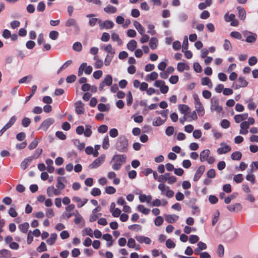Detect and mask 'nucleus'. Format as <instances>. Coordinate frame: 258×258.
Returning a JSON list of instances; mask_svg holds the SVG:
<instances>
[{
  "label": "nucleus",
  "instance_id": "obj_1",
  "mask_svg": "<svg viewBox=\"0 0 258 258\" xmlns=\"http://www.w3.org/2000/svg\"><path fill=\"white\" fill-rule=\"evenodd\" d=\"M126 156L124 155H115L112 158L111 162H114L112 168L114 170H118L121 166L125 163Z\"/></svg>",
  "mask_w": 258,
  "mask_h": 258
},
{
  "label": "nucleus",
  "instance_id": "obj_2",
  "mask_svg": "<svg viewBox=\"0 0 258 258\" xmlns=\"http://www.w3.org/2000/svg\"><path fill=\"white\" fill-rule=\"evenodd\" d=\"M193 98L194 100L195 111L200 116H203L205 114V111L198 95L197 94H194L193 95Z\"/></svg>",
  "mask_w": 258,
  "mask_h": 258
},
{
  "label": "nucleus",
  "instance_id": "obj_3",
  "mask_svg": "<svg viewBox=\"0 0 258 258\" xmlns=\"http://www.w3.org/2000/svg\"><path fill=\"white\" fill-rule=\"evenodd\" d=\"M73 216H75V218L74 219V222L76 224H79L81 223L84 222V219L83 217L80 215L78 211H76L75 213H68L64 212L62 213L61 215V218L63 219H69Z\"/></svg>",
  "mask_w": 258,
  "mask_h": 258
},
{
  "label": "nucleus",
  "instance_id": "obj_4",
  "mask_svg": "<svg viewBox=\"0 0 258 258\" xmlns=\"http://www.w3.org/2000/svg\"><path fill=\"white\" fill-rule=\"evenodd\" d=\"M158 188L160 190L162 195H165L168 198H171L174 196V191L164 183H160L158 184Z\"/></svg>",
  "mask_w": 258,
  "mask_h": 258
},
{
  "label": "nucleus",
  "instance_id": "obj_5",
  "mask_svg": "<svg viewBox=\"0 0 258 258\" xmlns=\"http://www.w3.org/2000/svg\"><path fill=\"white\" fill-rule=\"evenodd\" d=\"M128 147V141L124 137H120L116 144V149L119 152H126Z\"/></svg>",
  "mask_w": 258,
  "mask_h": 258
},
{
  "label": "nucleus",
  "instance_id": "obj_6",
  "mask_svg": "<svg viewBox=\"0 0 258 258\" xmlns=\"http://www.w3.org/2000/svg\"><path fill=\"white\" fill-rule=\"evenodd\" d=\"M210 151L206 149L200 153V160L201 162L207 161L209 164H212L215 161V159L212 156H210Z\"/></svg>",
  "mask_w": 258,
  "mask_h": 258
},
{
  "label": "nucleus",
  "instance_id": "obj_7",
  "mask_svg": "<svg viewBox=\"0 0 258 258\" xmlns=\"http://www.w3.org/2000/svg\"><path fill=\"white\" fill-rule=\"evenodd\" d=\"M112 83V77L110 75H107L103 80L100 83L99 90L102 91L104 90L105 87H109Z\"/></svg>",
  "mask_w": 258,
  "mask_h": 258
},
{
  "label": "nucleus",
  "instance_id": "obj_8",
  "mask_svg": "<svg viewBox=\"0 0 258 258\" xmlns=\"http://www.w3.org/2000/svg\"><path fill=\"white\" fill-rule=\"evenodd\" d=\"M65 26L66 27H73L76 33L80 32V28L77 21L73 18H69L65 22Z\"/></svg>",
  "mask_w": 258,
  "mask_h": 258
},
{
  "label": "nucleus",
  "instance_id": "obj_9",
  "mask_svg": "<svg viewBox=\"0 0 258 258\" xmlns=\"http://www.w3.org/2000/svg\"><path fill=\"white\" fill-rule=\"evenodd\" d=\"M210 109L212 111H215L217 113H220L222 111L223 108L219 105V100L215 97L211 98Z\"/></svg>",
  "mask_w": 258,
  "mask_h": 258
},
{
  "label": "nucleus",
  "instance_id": "obj_10",
  "mask_svg": "<svg viewBox=\"0 0 258 258\" xmlns=\"http://www.w3.org/2000/svg\"><path fill=\"white\" fill-rule=\"evenodd\" d=\"M83 72L87 75H90L92 72V67L90 66H88L86 62L82 63L79 68L78 76H81Z\"/></svg>",
  "mask_w": 258,
  "mask_h": 258
},
{
  "label": "nucleus",
  "instance_id": "obj_11",
  "mask_svg": "<svg viewBox=\"0 0 258 258\" xmlns=\"http://www.w3.org/2000/svg\"><path fill=\"white\" fill-rule=\"evenodd\" d=\"M105 155L102 154L98 158L96 159L90 165L89 167L91 169H96L100 167L104 162Z\"/></svg>",
  "mask_w": 258,
  "mask_h": 258
},
{
  "label": "nucleus",
  "instance_id": "obj_12",
  "mask_svg": "<svg viewBox=\"0 0 258 258\" xmlns=\"http://www.w3.org/2000/svg\"><path fill=\"white\" fill-rule=\"evenodd\" d=\"M154 86L159 88L161 92L163 94H166L168 92L169 88L165 85V83L162 80H157L154 83Z\"/></svg>",
  "mask_w": 258,
  "mask_h": 258
},
{
  "label": "nucleus",
  "instance_id": "obj_13",
  "mask_svg": "<svg viewBox=\"0 0 258 258\" xmlns=\"http://www.w3.org/2000/svg\"><path fill=\"white\" fill-rule=\"evenodd\" d=\"M235 16L234 14L229 15L228 13L224 16L225 20L228 22H231L230 25L232 26H237L238 25V21L235 19Z\"/></svg>",
  "mask_w": 258,
  "mask_h": 258
},
{
  "label": "nucleus",
  "instance_id": "obj_14",
  "mask_svg": "<svg viewBox=\"0 0 258 258\" xmlns=\"http://www.w3.org/2000/svg\"><path fill=\"white\" fill-rule=\"evenodd\" d=\"M72 200L77 204V206L79 208L84 206L88 202V199L86 198L81 199L77 196H74L72 198Z\"/></svg>",
  "mask_w": 258,
  "mask_h": 258
},
{
  "label": "nucleus",
  "instance_id": "obj_15",
  "mask_svg": "<svg viewBox=\"0 0 258 258\" xmlns=\"http://www.w3.org/2000/svg\"><path fill=\"white\" fill-rule=\"evenodd\" d=\"M220 146L217 151L218 154H226L231 150V147L224 143H221Z\"/></svg>",
  "mask_w": 258,
  "mask_h": 258
},
{
  "label": "nucleus",
  "instance_id": "obj_16",
  "mask_svg": "<svg viewBox=\"0 0 258 258\" xmlns=\"http://www.w3.org/2000/svg\"><path fill=\"white\" fill-rule=\"evenodd\" d=\"M54 122V120L52 118H48L44 120L41 123L40 128L44 131H46L48 127L52 124Z\"/></svg>",
  "mask_w": 258,
  "mask_h": 258
},
{
  "label": "nucleus",
  "instance_id": "obj_17",
  "mask_svg": "<svg viewBox=\"0 0 258 258\" xmlns=\"http://www.w3.org/2000/svg\"><path fill=\"white\" fill-rule=\"evenodd\" d=\"M66 181V178L62 176H59L56 178V187L59 191L61 192L66 187L64 182Z\"/></svg>",
  "mask_w": 258,
  "mask_h": 258
},
{
  "label": "nucleus",
  "instance_id": "obj_18",
  "mask_svg": "<svg viewBox=\"0 0 258 258\" xmlns=\"http://www.w3.org/2000/svg\"><path fill=\"white\" fill-rule=\"evenodd\" d=\"M61 192L59 191V189H57V188H55L53 185L50 186L47 188V194L49 197L53 196H59Z\"/></svg>",
  "mask_w": 258,
  "mask_h": 258
},
{
  "label": "nucleus",
  "instance_id": "obj_19",
  "mask_svg": "<svg viewBox=\"0 0 258 258\" xmlns=\"http://www.w3.org/2000/svg\"><path fill=\"white\" fill-rule=\"evenodd\" d=\"M247 82L245 80V79L243 77H239L237 81V84L233 85V86L234 87V88L235 89H238L241 87H246L247 85Z\"/></svg>",
  "mask_w": 258,
  "mask_h": 258
},
{
  "label": "nucleus",
  "instance_id": "obj_20",
  "mask_svg": "<svg viewBox=\"0 0 258 258\" xmlns=\"http://www.w3.org/2000/svg\"><path fill=\"white\" fill-rule=\"evenodd\" d=\"M178 108L181 114L184 115H187L190 113V107L185 104H179L178 106Z\"/></svg>",
  "mask_w": 258,
  "mask_h": 258
},
{
  "label": "nucleus",
  "instance_id": "obj_21",
  "mask_svg": "<svg viewBox=\"0 0 258 258\" xmlns=\"http://www.w3.org/2000/svg\"><path fill=\"white\" fill-rule=\"evenodd\" d=\"M248 117L247 113L236 114L234 116V119L236 123H240L241 121H244Z\"/></svg>",
  "mask_w": 258,
  "mask_h": 258
},
{
  "label": "nucleus",
  "instance_id": "obj_22",
  "mask_svg": "<svg viewBox=\"0 0 258 258\" xmlns=\"http://www.w3.org/2000/svg\"><path fill=\"white\" fill-rule=\"evenodd\" d=\"M136 239L140 243H146L147 244H151L152 241L149 237L144 236H136Z\"/></svg>",
  "mask_w": 258,
  "mask_h": 258
},
{
  "label": "nucleus",
  "instance_id": "obj_23",
  "mask_svg": "<svg viewBox=\"0 0 258 258\" xmlns=\"http://www.w3.org/2000/svg\"><path fill=\"white\" fill-rule=\"evenodd\" d=\"M242 208V206L240 203H236L227 207V209L230 212H239L241 210Z\"/></svg>",
  "mask_w": 258,
  "mask_h": 258
},
{
  "label": "nucleus",
  "instance_id": "obj_24",
  "mask_svg": "<svg viewBox=\"0 0 258 258\" xmlns=\"http://www.w3.org/2000/svg\"><path fill=\"white\" fill-rule=\"evenodd\" d=\"M205 169V167L204 166L202 165L199 167L193 179L195 181H197L200 179L202 175L204 172Z\"/></svg>",
  "mask_w": 258,
  "mask_h": 258
},
{
  "label": "nucleus",
  "instance_id": "obj_25",
  "mask_svg": "<svg viewBox=\"0 0 258 258\" xmlns=\"http://www.w3.org/2000/svg\"><path fill=\"white\" fill-rule=\"evenodd\" d=\"M107 176L108 178L113 179V183L115 185H118L120 183V179L116 177V173L113 171H110L107 173Z\"/></svg>",
  "mask_w": 258,
  "mask_h": 258
},
{
  "label": "nucleus",
  "instance_id": "obj_26",
  "mask_svg": "<svg viewBox=\"0 0 258 258\" xmlns=\"http://www.w3.org/2000/svg\"><path fill=\"white\" fill-rule=\"evenodd\" d=\"M166 119H162L159 116L156 117L154 118L153 120L152 124L153 126H159L163 124L166 121Z\"/></svg>",
  "mask_w": 258,
  "mask_h": 258
},
{
  "label": "nucleus",
  "instance_id": "obj_27",
  "mask_svg": "<svg viewBox=\"0 0 258 258\" xmlns=\"http://www.w3.org/2000/svg\"><path fill=\"white\" fill-rule=\"evenodd\" d=\"M76 111L79 114H82L84 113V105L81 101H78L76 103Z\"/></svg>",
  "mask_w": 258,
  "mask_h": 258
},
{
  "label": "nucleus",
  "instance_id": "obj_28",
  "mask_svg": "<svg viewBox=\"0 0 258 258\" xmlns=\"http://www.w3.org/2000/svg\"><path fill=\"white\" fill-rule=\"evenodd\" d=\"M237 10L238 12V17L239 18L242 20L244 21L246 17V12L244 9L240 6L237 7Z\"/></svg>",
  "mask_w": 258,
  "mask_h": 258
},
{
  "label": "nucleus",
  "instance_id": "obj_29",
  "mask_svg": "<svg viewBox=\"0 0 258 258\" xmlns=\"http://www.w3.org/2000/svg\"><path fill=\"white\" fill-rule=\"evenodd\" d=\"M166 221L170 223H173L179 218V216L176 215H166L165 216Z\"/></svg>",
  "mask_w": 258,
  "mask_h": 258
},
{
  "label": "nucleus",
  "instance_id": "obj_30",
  "mask_svg": "<svg viewBox=\"0 0 258 258\" xmlns=\"http://www.w3.org/2000/svg\"><path fill=\"white\" fill-rule=\"evenodd\" d=\"M33 160V158L32 157H28L25 159L21 163V167L23 170L26 169L28 166L29 165L31 161Z\"/></svg>",
  "mask_w": 258,
  "mask_h": 258
},
{
  "label": "nucleus",
  "instance_id": "obj_31",
  "mask_svg": "<svg viewBox=\"0 0 258 258\" xmlns=\"http://www.w3.org/2000/svg\"><path fill=\"white\" fill-rule=\"evenodd\" d=\"M94 59L95 60L94 67L96 69H101L104 64L103 60L100 59L97 55L94 57Z\"/></svg>",
  "mask_w": 258,
  "mask_h": 258
},
{
  "label": "nucleus",
  "instance_id": "obj_32",
  "mask_svg": "<svg viewBox=\"0 0 258 258\" xmlns=\"http://www.w3.org/2000/svg\"><path fill=\"white\" fill-rule=\"evenodd\" d=\"M111 39L113 41L116 42L118 45H121L122 43V41L119 37V35L114 31L111 32Z\"/></svg>",
  "mask_w": 258,
  "mask_h": 258
},
{
  "label": "nucleus",
  "instance_id": "obj_33",
  "mask_svg": "<svg viewBox=\"0 0 258 258\" xmlns=\"http://www.w3.org/2000/svg\"><path fill=\"white\" fill-rule=\"evenodd\" d=\"M201 83L203 85H206L209 89L213 87V84L211 80L208 77H204L201 80Z\"/></svg>",
  "mask_w": 258,
  "mask_h": 258
},
{
  "label": "nucleus",
  "instance_id": "obj_34",
  "mask_svg": "<svg viewBox=\"0 0 258 258\" xmlns=\"http://www.w3.org/2000/svg\"><path fill=\"white\" fill-rule=\"evenodd\" d=\"M158 77V74L156 72H152L150 74H148L146 77V80L147 81H151L156 80Z\"/></svg>",
  "mask_w": 258,
  "mask_h": 258
},
{
  "label": "nucleus",
  "instance_id": "obj_35",
  "mask_svg": "<svg viewBox=\"0 0 258 258\" xmlns=\"http://www.w3.org/2000/svg\"><path fill=\"white\" fill-rule=\"evenodd\" d=\"M134 25L140 34H144V33H145V28L141 25V24L139 22L137 21H135L134 22Z\"/></svg>",
  "mask_w": 258,
  "mask_h": 258
},
{
  "label": "nucleus",
  "instance_id": "obj_36",
  "mask_svg": "<svg viewBox=\"0 0 258 258\" xmlns=\"http://www.w3.org/2000/svg\"><path fill=\"white\" fill-rule=\"evenodd\" d=\"M137 47V42L135 40H130L127 44V48L128 50L133 51Z\"/></svg>",
  "mask_w": 258,
  "mask_h": 258
},
{
  "label": "nucleus",
  "instance_id": "obj_37",
  "mask_svg": "<svg viewBox=\"0 0 258 258\" xmlns=\"http://www.w3.org/2000/svg\"><path fill=\"white\" fill-rule=\"evenodd\" d=\"M177 69L180 72H182L184 70H189V67L183 62H178L177 66Z\"/></svg>",
  "mask_w": 258,
  "mask_h": 258
},
{
  "label": "nucleus",
  "instance_id": "obj_38",
  "mask_svg": "<svg viewBox=\"0 0 258 258\" xmlns=\"http://www.w3.org/2000/svg\"><path fill=\"white\" fill-rule=\"evenodd\" d=\"M94 15L93 14H88L86 15V17L89 18V24L91 27H93L97 23L98 19L94 18Z\"/></svg>",
  "mask_w": 258,
  "mask_h": 258
},
{
  "label": "nucleus",
  "instance_id": "obj_39",
  "mask_svg": "<svg viewBox=\"0 0 258 258\" xmlns=\"http://www.w3.org/2000/svg\"><path fill=\"white\" fill-rule=\"evenodd\" d=\"M152 196L151 195L146 196V195H140L139 200L141 202H146L150 203L152 200Z\"/></svg>",
  "mask_w": 258,
  "mask_h": 258
},
{
  "label": "nucleus",
  "instance_id": "obj_40",
  "mask_svg": "<svg viewBox=\"0 0 258 258\" xmlns=\"http://www.w3.org/2000/svg\"><path fill=\"white\" fill-rule=\"evenodd\" d=\"M92 126L90 124H85V130L84 135L86 137H90L92 134V132L91 130Z\"/></svg>",
  "mask_w": 258,
  "mask_h": 258
},
{
  "label": "nucleus",
  "instance_id": "obj_41",
  "mask_svg": "<svg viewBox=\"0 0 258 258\" xmlns=\"http://www.w3.org/2000/svg\"><path fill=\"white\" fill-rule=\"evenodd\" d=\"M104 11L108 14H114L117 11V9L111 5H108L104 8Z\"/></svg>",
  "mask_w": 258,
  "mask_h": 258
},
{
  "label": "nucleus",
  "instance_id": "obj_42",
  "mask_svg": "<svg viewBox=\"0 0 258 258\" xmlns=\"http://www.w3.org/2000/svg\"><path fill=\"white\" fill-rule=\"evenodd\" d=\"M102 49L106 52H107L110 55H114L115 53V51L113 49L112 45L111 44H108L106 46H104L102 47Z\"/></svg>",
  "mask_w": 258,
  "mask_h": 258
},
{
  "label": "nucleus",
  "instance_id": "obj_43",
  "mask_svg": "<svg viewBox=\"0 0 258 258\" xmlns=\"http://www.w3.org/2000/svg\"><path fill=\"white\" fill-rule=\"evenodd\" d=\"M57 234L52 233L50 235V237L46 240V242L48 245H52L53 244L57 238Z\"/></svg>",
  "mask_w": 258,
  "mask_h": 258
},
{
  "label": "nucleus",
  "instance_id": "obj_44",
  "mask_svg": "<svg viewBox=\"0 0 258 258\" xmlns=\"http://www.w3.org/2000/svg\"><path fill=\"white\" fill-rule=\"evenodd\" d=\"M17 117L15 115L12 116L9 121L4 125L7 129L10 128L16 122Z\"/></svg>",
  "mask_w": 258,
  "mask_h": 258
},
{
  "label": "nucleus",
  "instance_id": "obj_45",
  "mask_svg": "<svg viewBox=\"0 0 258 258\" xmlns=\"http://www.w3.org/2000/svg\"><path fill=\"white\" fill-rule=\"evenodd\" d=\"M149 45L151 49H155L157 47L158 45V40L155 37L151 38L150 40V42L149 43Z\"/></svg>",
  "mask_w": 258,
  "mask_h": 258
},
{
  "label": "nucleus",
  "instance_id": "obj_46",
  "mask_svg": "<svg viewBox=\"0 0 258 258\" xmlns=\"http://www.w3.org/2000/svg\"><path fill=\"white\" fill-rule=\"evenodd\" d=\"M73 142L75 146L80 150L83 149L85 146V144L84 143L81 142L78 139L74 140Z\"/></svg>",
  "mask_w": 258,
  "mask_h": 258
},
{
  "label": "nucleus",
  "instance_id": "obj_47",
  "mask_svg": "<svg viewBox=\"0 0 258 258\" xmlns=\"http://www.w3.org/2000/svg\"><path fill=\"white\" fill-rule=\"evenodd\" d=\"M114 55H110L107 54L104 59V62H103L104 64L107 67L109 66L111 62H112V59L113 58Z\"/></svg>",
  "mask_w": 258,
  "mask_h": 258
},
{
  "label": "nucleus",
  "instance_id": "obj_48",
  "mask_svg": "<svg viewBox=\"0 0 258 258\" xmlns=\"http://www.w3.org/2000/svg\"><path fill=\"white\" fill-rule=\"evenodd\" d=\"M138 210L145 215H148L150 212V209L146 208L144 206L140 205L137 207Z\"/></svg>",
  "mask_w": 258,
  "mask_h": 258
},
{
  "label": "nucleus",
  "instance_id": "obj_49",
  "mask_svg": "<svg viewBox=\"0 0 258 258\" xmlns=\"http://www.w3.org/2000/svg\"><path fill=\"white\" fill-rule=\"evenodd\" d=\"M241 157L242 154L239 151L235 152L233 153L231 155V159L233 160H240L241 158Z\"/></svg>",
  "mask_w": 258,
  "mask_h": 258
},
{
  "label": "nucleus",
  "instance_id": "obj_50",
  "mask_svg": "<svg viewBox=\"0 0 258 258\" xmlns=\"http://www.w3.org/2000/svg\"><path fill=\"white\" fill-rule=\"evenodd\" d=\"M166 181L169 184H172L177 181V178L175 176L171 175L170 173H168Z\"/></svg>",
  "mask_w": 258,
  "mask_h": 258
},
{
  "label": "nucleus",
  "instance_id": "obj_51",
  "mask_svg": "<svg viewBox=\"0 0 258 258\" xmlns=\"http://www.w3.org/2000/svg\"><path fill=\"white\" fill-rule=\"evenodd\" d=\"M82 234L83 236L88 235L91 237H93V232L91 228H86L82 231Z\"/></svg>",
  "mask_w": 258,
  "mask_h": 258
},
{
  "label": "nucleus",
  "instance_id": "obj_52",
  "mask_svg": "<svg viewBox=\"0 0 258 258\" xmlns=\"http://www.w3.org/2000/svg\"><path fill=\"white\" fill-rule=\"evenodd\" d=\"M29 227V224L28 223H24L21 224L19 226L20 230L23 233H26L28 231V229Z\"/></svg>",
  "mask_w": 258,
  "mask_h": 258
},
{
  "label": "nucleus",
  "instance_id": "obj_53",
  "mask_svg": "<svg viewBox=\"0 0 258 258\" xmlns=\"http://www.w3.org/2000/svg\"><path fill=\"white\" fill-rule=\"evenodd\" d=\"M178 19L181 22H185L188 19V15L184 12L181 13L178 15Z\"/></svg>",
  "mask_w": 258,
  "mask_h": 258
},
{
  "label": "nucleus",
  "instance_id": "obj_54",
  "mask_svg": "<svg viewBox=\"0 0 258 258\" xmlns=\"http://www.w3.org/2000/svg\"><path fill=\"white\" fill-rule=\"evenodd\" d=\"M10 256V251L8 250L4 249L0 250V258H7Z\"/></svg>",
  "mask_w": 258,
  "mask_h": 258
},
{
  "label": "nucleus",
  "instance_id": "obj_55",
  "mask_svg": "<svg viewBox=\"0 0 258 258\" xmlns=\"http://www.w3.org/2000/svg\"><path fill=\"white\" fill-rule=\"evenodd\" d=\"M37 87L36 85H34L31 87V91L32 92L31 93V95H29L26 97V100L25 101V103H26L31 98V97L34 95L35 94L36 90H37Z\"/></svg>",
  "mask_w": 258,
  "mask_h": 258
},
{
  "label": "nucleus",
  "instance_id": "obj_56",
  "mask_svg": "<svg viewBox=\"0 0 258 258\" xmlns=\"http://www.w3.org/2000/svg\"><path fill=\"white\" fill-rule=\"evenodd\" d=\"M217 254L218 256L222 257L223 256L224 254V246L219 244L218 246L217 250Z\"/></svg>",
  "mask_w": 258,
  "mask_h": 258
},
{
  "label": "nucleus",
  "instance_id": "obj_57",
  "mask_svg": "<svg viewBox=\"0 0 258 258\" xmlns=\"http://www.w3.org/2000/svg\"><path fill=\"white\" fill-rule=\"evenodd\" d=\"M257 35L256 34H253L250 36H248L246 38L245 41L248 43H253L256 39Z\"/></svg>",
  "mask_w": 258,
  "mask_h": 258
},
{
  "label": "nucleus",
  "instance_id": "obj_58",
  "mask_svg": "<svg viewBox=\"0 0 258 258\" xmlns=\"http://www.w3.org/2000/svg\"><path fill=\"white\" fill-rule=\"evenodd\" d=\"M109 140L108 136L104 137L102 142V148L104 149H107L109 147Z\"/></svg>",
  "mask_w": 258,
  "mask_h": 258
},
{
  "label": "nucleus",
  "instance_id": "obj_59",
  "mask_svg": "<svg viewBox=\"0 0 258 258\" xmlns=\"http://www.w3.org/2000/svg\"><path fill=\"white\" fill-rule=\"evenodd\" d=\"M42 152V149L41 148H37L34 153H33V155L31 156H30L29 157L33 158V160L34 159H37L38 158L39 156L41 154Z\"/></svg>",
  "mask_w": 258,
  "mask_h": 258
},
{
  "label": "nucleus",
  "instance_id": "obj_60",
  "mask_svg": "<svg viewBox=\"0 0 258 258\" xmlns=\"http://www.w3.org/2000/svg\"><path fill=\"white\" fill-rule=\"evenodd\" d=\"M37 250L39 252H42L47 250V247L44 242H41L40 245L37 247Z\"/></svg>",
  "mask_w": 258,
  "mask_h": 258
},
{
  "label": "nucleus",
  "instance_id": "obj_61",
  "mask_svg": "<svg viewBox=\"0 0 258 258\" xmlns=\"http://www.w3.org/2000/svg\"><path fill=\"white\" fill-rule=\"evenodd\" d=\"M98 109L100 111H106L109 110V107L104 104L100 103L98 105Z\"/></svg>",
  "mask_w": 258,
  "mask_h": 258
},
{
  "label": "nucleus",
  "instance_id": "obj_62",
  "mask_svg": "<svg viewBox=\"0 0 258 258\" xmlns=\"http://www.w3.org/2000/svg\"><path fill=\"white\" fill-rule=\"evenodd\" d=\"M224 48L225 50L230 51L232 49V45L229 40L225 39L223 45Z\"/></svg>",
  "mask_w": 258,
  "mask_h": 258
},
{
  "label": "nucleus",
  "instance_id": "obj_63",
  "mask_svg": "<svg viewBox=\"0 0 258 258\" xmlns=\"http://www.w3.org/2000/svg\"><path fill=\"white\" fill-rule=\"evenodd\" d=\"M73 48L74 50L77 51H80L82 49V45L79 42H75L73 45Z\"/></svg>",
  "mask_w": 258,
  "mask_h": 258
},
{
  "label": "nucleus",
  "instance_id": "obj_64",
  "mask_svg": "<svg viewBox=\"0 0 258 258\" xmlns=\"http://www.w3.org/2000/svg\"><path fill=\"white\" fill-rule=\"evenodd\" d=\"M199 240V237L196 235H191L189 237V242L191 244L196 243Z\"/></svg>",
  "mask_w": 258,
  "mask_h": 258
}]
</instances>
